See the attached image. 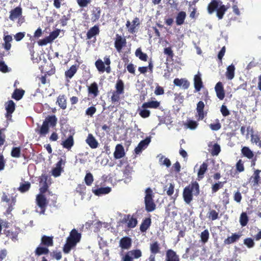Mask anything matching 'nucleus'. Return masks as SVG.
<instances>
[{
	"instance_id": "obj_1",
	"label": "nucleus",
	"mask_w": 261,
	"mask_h": 261,
	"mask_svg": "<svg viewBox=\"0 0 261 261\" xmlns=\"http://www.w3.org/2000/svg\"><path fill=\"white\" fill-rule=\"evenodd\" d=\"M200 194L199 185L195 181L186 186L183 190L182 196L185 202L190 204L193 200V196H197Z\"/></svg>"
},
{
	"instance_id": "obj_2",
	"label": "nucleus",
	"mask_w": 261,
	"mask_h": 261,
	"mask_svg": "<svg viewBox=\"0 0 261 261\" xmlns=\"http://www.w3.org/2000/svg\"><path fill=\"white\" fill-rule=\"evenodd\" d=\"M81 239V234L79 233L76 229L74 228L72 229L64 245L63 248L64 253L66 254L69 253L71 249L80 241Z\"/></svg>"
},
{
	"instance_id": "obj_3",
	"label": "nucleus",
	"mask_w": 261,
	"mask_h": 261,
	"mask_svg": "<svg viewBox=\"0 0 261 261\" xmlns=\"http://www.w3.org/2000/svg\"><path fill=\"white\" fill-rule=\"evenodd\" d=\"M57 122V118L55 115L49 116L45 119L41 126L36 132L41 136H45L49 132V126L54 127Z\"/></svg>"
},
{
	"instance_id": "obj_4",
	"label": "nucleus",
	"mask_w": 261,
	"mask_h": 261,
	"mask_svg": "<svg viewBox=\"0 0 261 261\" xmlns=\"http://www.w3.org/2000/svg\"><path fill=\"white\" fill-rule=\"evenodd\" d=\"M230 8V5H224L222 1L217 3L216 4L208 5L207 6V11L208 14L211 15L214 12H216L217 16H223L225 12Z\"/></svg>"
},
{
	"instance_id": "obj_5",
	"label": "nucleus",
	"mask_w": 261,
	"mask_h": 261,
	"mask_svg": "<svg viewBox=\"0 0 261 261\" xmlns=\"http://www.w3.org/2000/svg\"><path fill=\"white\" fill-rule=\"evenodd\" d=\"M44 194L40 193L36 196V204L39 208V210H36V211L41 215L45 214L48 204V201Z\"/></svg>"
},
{
	"instance_id": "obj_6",
	"label": "nucleus",
	"mask_w": 261,
	"mask_h": 261,
	"mask_svg": "<svg viewBox=\"0 0 261 261\" xmlns=\"http://www.w3.org/2000/svg\"><path fill=\"white\" fill-rule=\"evenodd\" d=\"M20 232V229L17 227L11 228L10 229H5L4 233L9 239L16 242L18 240V236Z\"/></svg>"
},
{
	"instance_id": "obj_7",
	"label": "nucleus",
	"mask_w": 261,
	"mask_h": 261,
	"mask_svg": "<svg viewBox=\"0 0 261 261\" xmlns=\"http://www.w3.org/2000/svg\"><path fill=\"white\" fill-rule=\"evenodd\" d=\"M142 256V252L139 249H134L128 251L122 258V261H133Z\"/></svg>"
},
{
	"instance_id": "obj_8",
	"label": "nucleus",
	"mask_w": 261,
	"mask_h": 261,
	"mask_svg": "<svg viewBox=\"0 0 261 261\" xmlns=\"http://www.w3.org/2000/svg\"><path fill=\"white\" fill-rule=\"evenodd\" d=\"M247 130L248 132L251 133V142L252 143H255L259 147H261V136L259 133L257 132L255 134H253V128L250 126L247 127Z\"/></svg>"
},
{
	"instance_id": "obj_9",
	"label": "nucleus",
	"mask_w": 261,
	"mask_h": 261,
	"mask_svg": "<svg viewBox=\"0 0 261 261\" xmlns=\"http://www.w3.org/2000/svg\"><path fill=\"white\" fill-rule=\"evenodd\" d=\"M49 176L46 174H42L39 178L40 184H42V187L39 189L40 193H45L48 189V185L47 181L48 180Z\"/></svg>"
},
{
	"instance_id": "obj_10",
	"label": "nucleus",
	"mask_w": 261,
	"mask_h": 261,
	"mask_svg": "<svg viewBox=\"0 0 261 261\" xmlns=\"http://www.w3.org/2000/svg\"><path fill=\"white\" fill-rule=\"evenodd\" d=\"M126 40L124 37H122L119 34H116V39L115 41V47L116 50L120 52L121 51L122 48L126 45Z\"/></svg>"
},
{
	"instance_id": "obj_11",
	"label": "nucleus",
	"mask_w": 261,
	"mask_h": 261,
	"mask_svg": "<svg viewBox=\"0 0 261 261\" xmlns=\"http://www.w3.org/2000/svg\"><path fill=\"white\" fill-rule=\"evenodd\" d=\"M5 107L7 111L5 115L6 117L7 120H11L12 118V114L15 110V104L13 100H10L6 103Z\"/></svg>"
},
{
	"instance_id": "obj_12",
	"label": "nucleus",
	"mask_w": 261,
	"mask_h": 261,
	"mask_svg": "<svg viewBox=\"0 0 261 261\" xmlns=\"http://www.w3.org/2000/svg\"><path fill=\"white\" fill-rule=\"evenodd\" d=\"M121 222L123 224L127 223L128 228H134L137 224V220L130 215H126L122 219Z\"/></svg>"
},
{
	"instance_id": "obj_13",
	"label": "nucleus",
	"mask_w": 261,
	"mask_h": 261,
	"mask_svg": "<svg viewBox=\"0 0 261 261\" xmlns=\"http://www.w3.org/2000/svg\"><path fill=\"white\" fill-rule=\"evenodd\" d=\"M194 86L195 92H199L203 87L201 74L199 72L194 76Z\"/></svg>"
},
{
	"instance_id": "obj_14",
	"label": "nucleus",
	"mask_w": 261,
	"mask_h": 261,
	"mask_svg": "<svg viewBox=\"0 0 261 261\" xmlns=\"http://www.w3.org/2000/svg\"><path fill=\"white\" fill-rule=\"evenodd\" d=\"M74 144V141L73 138V134H70L68 137L62 141L61 145L64 148L67 149L68 150H70L71 148L73 146Z\"/></svg>"
},
{
	"instance_id": "obj_15",
	"label": "nucleus",
	"mask_w": 261,
	"mask_h": 261,
	"mask_svg": "<svg viewBox=\"0 0 261 261\" xmlns=\"http://www.w3.org/2000/svg\"><path fill=\"white\" fill-rule=\"evenodd\" d=\"M151 141L150 137H147L144 140L140 142L138 146L135 148V151L136 154H139L142 150L145 149Z\"/></svg>"
},
{
	"instance_id": "obj_16",
	"label": "nucleus",
	"mask_w": 261,
	"mask_h": 261,
	"mask_svg": "<svg viewBox=\"0 0 261 261\" xmlns=\"http://www.w3.org/2000/svg\"><path fill=\"white\" fill-rule=\"evenodd\" d=\"M40 245L47 248L54 245V237L43 235L41 238Z\"/></svg>"
},
{
	"instance_id": "obj_17",
	"label": "nucleus",
	"mask_w": 261,
	"mask_h": 261,
	"mask_svg": "<svg viewBox=\"0 0 261 261\" xmlns=\"http://www.w3.org/2000/svg\"><path fill=\"white\" fill-rule=\"evenodd\" d=\"M173 83L176 86L182 87L184 89H188L190 86V82L185 78H176L174 80Z\"/></svg>"
},
{
	"instance_id": "obj_18",
	"label": "nucleus",
	"mask_w": 261,
	"mask_h": 261,
	"mask_svg": "<svg viewBox=\"0 0 261 261\" xmlns=\"http://www.w3.org/2000/svg\"><path fill=\"white\" fill-rule=\"evenodd\" d=\"M215 89L217 97L220 100L223 99L225 97V91L223 85L221 82L216 84Z\"/></svg>"
},
{
	"instance_id": "obj_19",
	"label": "nucleus",
	"mask_w": 261,
	"mask_h": 261,
	"mask_svg": "<svg viewBox=\"0 0 261 261\" xmlns=\"http://www.w3.org/2000/svg\"><path fill=\"white\" fill-rule=\"evenodd\" d=\"M165 261H180V259L176 253L170 249L166 251Z\"/></svg>"
},
{
	"instance_id": "obj_20",
	"label": "nucleus",
	"mask_w": 261,
	"mask_h": 261,
	"mask_svg": "<svg viewBox=\"0 0 261 261\" xmlns=\"http://www.w3.org/2000/svg\"><path fill=\"white\" fill-rule=\"evenodd\" d=\"M125 154L124 149L122 145L118 144L115 147V150L114 152V157L115 159H120L124 156Z\"/></svg>"
},
{
	"instance_id": "obj_21",
	"label": "nucleus",
	"mask_w": 261,
	"mask_h": 261,
	"mask_svg": "<svg viewBox=\"0 0 261 261\" xmlns=\"http://www.w3.org/2000/svg\"><path fill=\"white\" fill-rule=\"evenodd\" d=\"M204 103L202 101H199L197 104L196 111L198 116V120H203L206 115L204 112Z\"/></svg>"
},
{
	"instance_id": "obj_22",
	"label": "nucleus",
	"mask_w": 261,
	"mask_h": 261,
	"mask_svg": "<svg viewBox=\"0 0 261 261\" xmlns=\"http://www.w3.org/2000/svg\"><path fill=\"white\" fill-rule=\"evenodd\" d=\"M1 200L2 201L6 202L8 203V210L10 211H11L13 209V206L16 203V198L14 197H12L11 199H10L5 193L3 194Z\"/></svg>"
},
{
	"instance_id": "obj_23",
	"label": "nucleus",
	"mask_w": 261,
	"mask_h": 261,
	"mask_svg": "<svg viewBox=\"0 0 261 261\" xmlns=\"http://www.w3.org/2000/svg\"><path fill=\"white\" fill-rule=\"evenodd\" d=\"M132 246V239L128 237L122 238L119 242V246L123 249H128Z\"/></svg>"
},
{
	"instance_id": "obj_24",
	"label": "nucleus",
	"mask_w": 261,
	"mask_h": 261,
	"mask_svg": "<svg viewBox=\"0 0 261 261\" xmlns=\"http://www.w3.org/2000/svg\"><path fill=\"white\" fill-rule=\"evenodd\" d=\"M86 142L92 149L96 148L98 146V142L91 134H88Z\"/></svg>"
},
{
	"instance_id": "obj_25",
	"label": "nucleus",
	"mask_w": 261,
	"mask_h": 261,
	"mask_svg": "<svg viewBox=\"0 0 261 261\" xmlns=\"http://www.w3.org/2000/svg\"><path fill=\"white\" fill-rule=\"evenodd\" d=\"M88 93L93 97H97L99 94L98 85L96 82L92 83L88 88Z\"/></svg>"
},
{
	"instance_id": "obj_26",
	"label": "nucleus",
	"mask_w": 261,
	"mask_h": 261,
	"mask_svg": "<svg viewBox=\"0 0 261 261\" xmlns=\"http://www.w3.org/2000/svg\"><path fill=\"white\" fill-rule=\"evenodd\" d=\"M56 103L61 109L63 110L66 109L67 102L65 95L60 94L57 98Z\"/></svg>"
},
{
	"instance_id": "obj_27",
	"label": "nucleus",
	"mask_w": 261,
	"mask_h": 261,
	"mask_svg": "<svg viewBox=\"0 0 261 261\" xmlns=\"http://www.w3.org/2000/svg\"><path fill=\"white\" fill-rule=\"evenodd\" d=\"M208 164L203 162L200 166L197 173V180H200L203 178L204 174L207 170Z\"/></svg>"
},
{
	"instance_id": "obj_28",
	"label": "nucleus",
	"mask_w": 261,
	"mask_h": 261,
	"mask_svg": "<svg viewBox=\"0 0 261 261\" xmlns=\"http://www.w3.org/2000/svg\"><path fill=\"white\" fill-rule=\"evenodd\" d=\"M49 252L48 248L39 245L35 250V254L36 256H39L42 255L48 254Z\"/></svg>"
},
{
	"instance_id": "obj_29",
	"label": "nucleus",
	"mask_w": 261,
	"mask_h": 261,
	"mask_svg": "<svg viewBox=\"0 0 261 261\" xmlns=\"http://www.w3.org/2000/svg\"><path fill=\"white\" fill-rule=\"evenodd\" d=\"M160 106V102L155 101H148L147 102H144L141 107L142 108H150V109H158Z\"/></svg>"
},
{
	"instance_id": "obj_30",
	"label": "nucleus",
	"mask_w": 261,
	"mask_h": 261,
	"mask_svg": "<svg viewBox=\"0 0 261 261\" xmlns=\"http://www.w3.org/2000/svg\"><path fill=\"white\" fill-rule=\"evenodd\" d=\"M99 33V29L98 25H95L91 28L87 33V39H90L94 36L98 35Z\"/></svg>"
},
{
	"instance_id": "obj_31",
	"label": "nucleus",
	"mask_w": 261,
	"mask_h": 261,
	"mask_svg": "<svg viewBox=\"0 0 261 261\" xmlns=\"http://www.w3.org/2000/svg\"><path fill=\"white\" fill-rule=\"evenodd\" d=\"M261 170L256 169L254 171L253 175L250 177V181L254 186L258 185L260 182V176L259 173Z\"/></svg>"
},
{
	"instance_id": "obj_32",
	"label": "nucleus",
	"mask_w": 261,
	"mask_h": 261,
	"mask_svg": "<svg viewBox=\"0 0 261 261\" xmlns=\"http://www.w3.org/2000/svg\"><path fill=\"white\" fill-rule=\"evenodd\" d=\"M151 223V220L150 218H146L143 220L140 227L141 231L142 232H145L150 227Z\"/></svg>"
},
{
	"instance_id": "obj_33",
	"label": "nucleus",
	"mask_w": 261,
	"mask_h": 261,
	"mask_svg": "<svg viewBox=\"0 0 261 261\" xmlns=\"http://www.w3.org/2000/svg\"><path fill=\"white\" fill-rule=\"evenodd\" d=\"M235 67L233 64H231L227 67L225 75L227 79L231 80L234 76Z\"/></svg>"
},
{
	"instance_id": "obj_34",
	"label": "nucleus",
	"mask_w": 261,
	"mask_h": 261,
	"mask_svg": "<svg viewBox=\"0 0 261 261\" xmlns=\"http://www.w3.org/2000/svg\"><path fill=\"white\" fill-rule=\"evenodd\" d=\"M77 70V67L75 65H72L70 68L65 71V76L67 79H71Z\"/></svg>"
},
{
	"instance_id": "obj_35",
	"label": "nucleus",
	"mask_w": 261,
	"mask_h": 261,
	"mask_svg": "<svg viewBox=\"0 0 261 261\" xmlns=\"http://www.w3.org/2000/svg\"><path fill=\"white\" fill-rule=\"evenodd\" d=\"M123 177L124 179V182L125 183L128 182L130 181L132 176H131V171H130V167L127 165L124 170L123 171Z\"/></svg>"
},
{
	"instance_id": "obj_36",
	"label": "nucleus",
	"mask_w": 261,
	"mask_h": 261,
	"mask_svg": "<svg viewBox=\"0 0 261 261\" xmlns=\"http://www.w3.org/2000/svg\"><path fill=\"white\" fill-rule=\"evenodd\" d=\"M241 153L243 156L249 159H252L254 156L253 152L248 147H243L241 149Z\"/></svg>"
},
{
	"instance_id": "obj_37",
	"label": "nucleus",
	"mask_w": 261,
	"mask_h": 261,
	"mask_svg": "<svg viewBox=\"0 0 261 261\" xmlns=\"http://www.w3.org/2000/svg\"><path fill=\"white\" fill-rule=\"evenodd\" d=\"M145 210L147 212L153 211L156 208V205L153 200H144Z\"/></svg>"
},
{
	"instance_id": "obj_38",
	"label": "nucleus",
	"mask_w": 261,
	"mask_h": 261,
	"mask_svg": "<svg viewBox=\"0 0 261 261\" xmlns=\"http://www.w3.org/2000/svg\"><path fill=\"white\" fill-rule=\"evenodd\" d=\"M111 189L110 187L100 188L93 190V192L95 195L99 196L102 194H108L110 192Z\"/></svg>"
},
{
	"instance_id": "obj_39",
	"label": "nucleus",
	"mask_w": 261,
	"mask_h": 261,
	"mask_svg": "<svg viewBox=\"0 0 261 261\" xmlns=\"http://www.w3.org/2000/svg\"><path fill=\"white\" fill-rule=\"evenodd\" d=\"M240 235L237 233H233L231 236L228 237L224 241V243L225 244L229 245L236 242L240 239Z\"/></svg>"
},
{
	"instance_id": "obj_40",
	"label": "nucleus",
	"mask_w": 261,
	"mask_h": 261,
	"mask_svg": "<svg viewBox=\"0 0 261 261\" xmlns=\"http://www.w3.org/2000/svg\"><path fill=\"white\" fill-rule=\"evenodd\" d=\"M207 217L212 221L216 220L219 218V213L215 210L210 208Z\"/></svg>"
},
{
	"instance_id": "obj_41",
	"label": "nucleus",
	"mask_w": 261,
	"mask_h": 261,
	"mask_svg": "<svg viewBox=\"0 0 261 261\" xmlns=\"http://www.w3.org/2000/svg\"><path fill=\"white\" fill-rule=\"evenodd\" d=\"M139 24L140 22L139 18L138 17H135V18L132 21V24H130V22L129 21H127L126 22V26L129 28L131 32H134L136 27Z\"/></svg>"
},
{
	"instance_id": "obj_42",
	"label": "nucleus",
	"mask_w": 261,
	"mask_h": 261,
	"mask_svg": "<svg viewBox=\"0 0 261 261\" xmlns=\"http://www.w3.org/2000/svg\"><path fill=\"white\" fill-rule=\"evenodd\" d=\"M24 94V91L22 89H16L12 95V97L16 100H20Z\"/></svg>"
},
{
	"instance_id": "obj_43",
	"label": "nucleus",
	"mask_w": 261,
	"mask_h": 261,
	"mask_svg": "<svg viewBox=\"0 0 261 261\" xmlns=\"http://www.w3.org/2000/svg\"><path fill=\"white\" fill-rule=\"evenodd\" d=\"M31 188V184L29 181L21 182L19 187L18 188L19 191L21 193H25L28 191Z\"/></svg>"
},
{
	"instance_id": "obj_44",
	"label": "nucleus",
	"mask_w": 261,
	"mask_h": 261,
	"mask_svg": "<svg viewBox=\"0 0 261 261\" xmlns=\"http://www.w3.org/2000/svg\"><path fill=\"white\" fill-rule=\"evenodd\" d=\"M236 171L234 173V175H231L232 177H234L236 173L242 172L245 170V167L244 166V163L242 160L240 159L236 163ZM231 174H232L231 173Z\"/></svg>"
},
{
	"instance_id": "obj_45",
	"label": "nucleus",
	"mask_w": 261,
	"mask_h": 261,
	"mask_svg": "<svg viewBox=\"0 0 261 261\" xmlns=\"http://www.w3.org/2000/svg\"><path fill=\"white\" fill-rule=\"evenodd\" d=\"M115 91H118V92H120L122 94L124 93V84L122 80L118 79L115 85Z\"/></svg>"
},
{
	"instance_id": "obj_46",
	"label": "nucleus",
	"mask_w": 261,
	"mask_h": 261,
	"mask_svg": "<svg viewBox=\"0 0 261 261\" xmlns=\"http://www.w3.org/2000/svg\"><path fill=\"white\" fill-rule=\"evenodd\" d=\"M135 55L142 61H147V60L148 56L147 54L143 53L141 48H138L136 49Z\"/></svg>"
},
{
	"instance_id": "obj_47",
	"label": "nucleus",
	"mask_w": 261,
	"mask_h": 261,
	"mask_svg": "<svg viewBox=\"0 0 261 261\" xmlns=\"http://www.w3.org/2000/svg\"><path fill=\"white\" fill-rule=\"evenodd\" d=\"M11 155L15 158H20L21 156L20 147H13L11 151Z\"/></svg>"
},
{
	"instance_id": "obj_48",
	"label": "nucleus",
	"mask_w": 261,
	"mask_h": 261,
	"mask_svg": "<svg viewBox=\"0 0 261 261\" xmlns=\"http://www.w3.org/2000/svg\"><path fill=\"white\" fill-rule=\"evenodd\" d=\"M112 95L111 97V101L112 103H115L116 102H118L120 99V95L123 94L120 92H118L116 91H113L112 92Z\"/></svg>"
},
{
	"instance_id": "obj_49",
	"label": "nucleus",
	"mask_w": 261,
	"mask_h": 261,
	"mask_svg": "<svg viewBox=\"0 0 261 261\" xmlns=\"http://www.w3.org/2000/svg\"><path fill=\"white\" fill-rule=\"evenodd\" d=\"M160 246L158 242H154L150 245V251L154 255L160 252Z\"/></svg>"
},
{
	"instance_id": "obj_50",
	"label": "nucleus",
	"mask_w": 261,
	"mask_h": 261,
	"mask_svg": "<svg viewBox=\"0 0 261 261\" xmlns=\"http://www.w3.org/2000/svg\"><path fill=\"white\" fill-rule=\"evenodd\" d=\"M221 151V147L220 146L217 144L215 143L212 147L211 150H210V153L213 156H217L218 155Z\"/></svg>"
},
{
	"instance_id": "obj_51",
	"label": "nucleus",
	"mask_w": 261,
	"mask_h": 261,
	"mask_svg": "<svg viewBox=\"0 0 261 261\" xmlns=\"http://www.w3.org/2000/svg\"><path fill=\"white\" fill-rule=\"evenodd\" d=\"M249 221L248 217L246 213L243 212L240 217V223L242 226H245Z\"/></svg>"
},
{
	"instance_id": "obj_52",
	"label": "nucleus",
	"mask_w": 261,
	"mask_h": 261,
	"mask_svg": "<svg viewBox=\"0 0 261 261\" xmlns=\"http://www.w3.org/2000/svg\"><path fill=\"white\" fill-rule=\"evenodd\" d=\"M209 127L212 130L217 131L221 128V124L219 120L218 119H216L214 123H211L209 124Z\"/></svg>"
},
{
	"instance_id": "obj_53",
	"label": "nucleus",
	"mask_w": 261,
	"mask_h": 261,
	"mask_svg": "<svg viewBox=\"0 0 261 261\" xmlns=\"http://www.w3.org/2000/svg\"><path fill=\"white\" fill-rule=\"evenodd\" d=\"M225 182L218 181L212 186V192L215 193L217 192L219 189L222 188Z\"/></svg>"
},
{
	"instance_id": "obj_54",
	"label": "nucleus",
	"mask_w": 261,
	"mask_h": 261,
	"mask_svg": "<svg viewBox=\"0 0 261 261\" xmlns=\"http://www.w3.org/2000/svg\"><path fill=\"white\" fill-rule=\"evenodd\" d=\"M154 194L152 189L150 188H147L145 190V196L144 200H153Z\"/></svg>"
},
{
	"instance_id": "obj_55",
	"label": "nucleus",
	"mask_w": 261,
	"mask_h": 261,
	"mask_svg": "<svg viewBox=\"0 0 261 261\" xmlns=\"http://www.w3.org/2000/svg\"><path fill=\"white\" fill-rule=\"evenodd\" d=\"M210 233L207 229H205L204 231L201 232L200 234V238L201 242L205 244L206 243L209 239Z\"/></svg>"
},
{
	"instance_id": "obj_56",
	"label": "nucleus",
	"mask_w": 261,
	"mask_h": 261,
	"mask_svg": "<svg viewBox=\"0 0 261 261\" xmlns=\"http://www.w3.org/2000/svg\"><path fill=\"white\" fill-rule=\"evenodd\" d=\"M95 66L99 72H103L105 71V66L103 61L100 60H97L95 63Z\"/></svg>"
},
{
	"instance_id": "obj_57",
	"label": "nucleus",
	"mask_w": 261,
	"mask_h": 261,
	"mask_svg": "<svg viewBox=\"0 0 261 261\" xmlns=\"http://www.w3.org/2000/svg\"><path fill=\"white\" fill-rule=\"evenodd\" d=\"M164 53L168 56L167 60H168V59H170L171 61L173 60L174 53L170 47L165 48Z\"/></svg>"
},
{
	"instance_id": "obj_58",
	"label": "nucleus",
	"mask_w": 261,
	"mask_h": 261,
	"mask_svg": "<svg viewBox=\"0 0 261 261\" xmlns=\"http://www.w3.org/2000/svg\"><path fill=\"white\" fill-rule=\"evenodd\" d=\"M85 181L87 186H91L93 181V176L90 173H87L85 177Z\"/></svg>"
},
{
	"instance_id": "obj_59",
	"label": "nucleus",
	"mask_w": 261,
	"mask_h": 261,
	"mask_svg": "<svg viewBox=\"0 0 261 261\" xmlns=\"http://www.w3.org/2000/svg\"><path fill=\"white\" fill-rule=\"evenodd\" d=\"M139 112V115L143 118H146L149 117L150 115V112L147 110V108H142Z\"/></svg>"
},
{
	"instance_id": "obj_60",
	"label": "nucleus",
	"mask_w": 261,
	"mask_h": 261,
	"mask_svg": "<svg viewBox=\"0 0 261 261\" xmlns=\"http://www.w3.org/2000/svg\"><path fill=\"white\" fill-rule=\"evenodd\" d=\"M22 13V9L20 7H17L11 11L10 16H20Z\"/></svg>"
},
{
	"instance_id": "obj_61",
	"label": "nucleus",
	"mask_w": 261,
	"mask_h": 261,
	"mask_svg": "<svg viewBox=\"0 0 261 261\" xmlns=\"http://www.w3.org/2000/svg\"><path fill=\"white\" fill-rule=\"evenodd\" d=\"M10 18L14 22L16 21L17 27L21 26L25 21L24 17H10Z\"/></svg>"
},
{
	"instance_id": "obj_62",
	"label": "nucleus",
	"mask_w": 261,
	"mask_h": 261,
	"mask_svg": "<svg viewBox=\"0 0 261 261\" xmlns=\"http://www.w3.org/2000/svg\"><path fill=\"white\" fill-rule=\"evenodd\" d=\"M96 111V109L94 106H91L89 108H88L86 110V115L88 116H90L91 117H92L93 115L95 113Z\"/></svg>"
},
{
	"instance_id": "obj_63",
	"label": "nucleus",
	"mask_w": 261,
	"mask_h": 261,
	"mask_svg": "<svg viewBox=\"0 0 261 261\" xmlns=\"http://www.w3.org/2000/svg\"><path fill=\"white\" fill-rule=\"evenodd\" d=\"M86 189V187L84 184H79L76 188V191L81 195H83L85 193Z\"/></svg>"
},
{
	"instance_id": "obj_64",
	"label": "nucleus",
	"mask_w": 261,
	"mask_h": 261,
	"mask_svg": "<svg viewBox=\"0 0 261 261\" xmlns=\"http://www.w3.org/2000/svg\"><path fill=\"white\" fill-rule=\"evenodd\" d=\"M244 243L249 248H252L254 246V241L253 239L250 238L245 239L244 241Z\"/></svg>"
}]
</instances>
